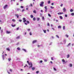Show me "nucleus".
Instances as JSON below:
<instances>
[{"label":"nucleus","instance_id":"nucleus-1","mask_svg":"<svg viewBox=\"0 0 74 74\" xmlns=\"http://www.w3.org/2000/svg\"><path fill=\"white\" fill-rule=\"evenodd\" d=\"M23 22H24V23H24L25 25H27V23H25V22H26V18H23Z\"/></svg>","mask_w":74,"mask_h":74},{"label":"nucleus","instance_id":"nucleus-2","mask_svg":"<svg viewBox=\"0 0 74 74\" xmlns=\"http://www.w3.org/2000/svg\"><path fill=\"white\" fill-rule=\"evenodd\" d=\"M29 66H30L29 67V69H30L31 67H33V64H32V63L31 62H29V63L28 64Z\"/></svg>","mask_w":74,"mask_h":74},{"label":"nucleus","instance_id":"nucleus-3","mask_svg":"<svg viewBox=\"0 0 74 74\" xmlns=\"http://www.w3.org/2000/svg\"><path fill=\"white\" fill-rule=\"evenodd\" d=\"M44 2H40V7H43L44 6Z\"/></svg>","mask_w":74,"mask_h":74},{"label":"nucleus","instance_id":"nucleus-4","mask_svg":"<svg viewBox=\"0 0 74 74\" xmlns=\"http://www.w3.org/2000/svg\"><path fill=\"white\" fill-rule=\"evenodd\" d=\"M7 7H8V5H5V6L3 7V8L4 9H5V8H7Z\"/></svg>","mask_w":74,"mask_h":74},{"label":"nucleus","instance_id":"nucleus-5","mask_svg":"<svg viewBox=\"0 0 74 74\" xmlns=\"http://www.w3.org/2000/svg\"><path fill=\"white\" fill-rule=\"evenodd\" d=\"M37 40H34L33 42H32V43L33 44H34V43H36V42H37Z\"/></svg>","mask_w":74,"mask_h":74},{"label":"nucleus","instance_id":"nucleus-6","mask_svg":"<svg viewBox=\"0 0 74 74\" xmlns=\"http://www.w3.org/2000/svg\"><path fill=\"white\" fill-rule=\"evenodd\" d=\"M63 10L64 12H66V9L64 7L63 8Z\"/></svg>","mask_w":74,"mask_h":74},{"label":"nucleus","instance_id":"nucleus-7","mask_svg":"<svg viewBox=\"0 0 74 74\" xmlns=\"http://www.w3.org/2000/svg\"><path fill=\"white\" fill-rule=\"evenodd\" d=\"M6 33L7 34H10V33H11V32L10 31H6Z\"/></svg>","mask_w":74,"mask_h":74},{"label":"nucleus","instance_id":"nucleus-8","mask_svg":"<svg viewBox=\"0 0 74 74\" xmlns=\"http://www.w3.org/2000/svg\"><path fill=\"white\" fill-rule=\"evenodd\" d=\"M62 61L63 62H64V63H66V62H65V60H64L63 59L62 60Z\"/></svg>","mask_w":74,"mask_h":74},{"label":"nucleus","instance_id":"nucleus-9","mask_svg":"<svg viewBox=\"0 0 74 74\" xmlns=\"http://www.w3.org/2000/svg\"><path fill=\"white\" fill-rule=\"evenodd\" d=\"M33 12H34V13L35 14H36L37 13V12L36 11V10H34L33 11Z\"/></svg>","mask_w":74,"mask_h":74},{"label":"nucleus","instance_id":"nucleus-10","mask_svg":"<svg viewBox=\"0 0 74 74\" xmlns=\"http://www.w3.org/2000/svg\"><path fill=\"white\" fill-rule=\"evenodd\" d=\"M32 69L33 71H34L35 70V68L34 67H33V68H32Z\"/></svg>","mask_w":74,"mask_h":74},{"label":"nucleus","instance_id":"nucleus-11","mask_svg":"<svg viewBox=\"0 0 74 74\" xmlns=\"http://www.w3.org/2000/svg\"><path fill=\"white\" fill-rule=\"evenodd\" d=\"M60 18L61 19H63V17H62V16H60Z\"/></svg>","mask_w":74,"mask_h":74},{"label":"nucleus","instance_id":"nucleus-12","mask_svg":"<svg viewBox=\"0 0 74 74\" xmlns=\"http://www.w3.org/2000/svg\"><path fill=\"white\" fill-rule=\"evenodd\" d=\"M71 45V43H70L68 44V45H67V47H69V46H70Z\"/></svg>","mask_w":74,"mask_h":74},{"label":"nucleus","instance_id":"nucleus-13","mask_svg":"<svg viewBox=\"0 0 74 74\" xmlns=\"http://www.w3.org/2000/svg\"><path fill=\"white\" fill-rule=\"evenodd\" d=\"M20 38V36H17L16 38V39H19Z\"/></svg>","mask_w":74,"mask_h":74},{"label":"nucleus","instance_id":"nucleus-14","mask_svg":"<svg viewBox=\"0 0 74 74\" xmlns=\"http://www.w3.org/2000/svg\"><path fill=\"white\" fill-rule=\"evenodd\" d=\"M6 50H7V51H10V50L9 48H7Z\"/></svg>","mask_w":74,"mask_h":74},{"label":"nucleus","instance_id":"nucleus-15","mask_svg":"<svg viewBox=\"0 0 74 74\" xmlns=\"http://www.w3.org/2000/svg\"><path fill=\"white\" fill-rule=\"evenodd\" d=\"M71 15H72V16H74V13H72L71 14Z\"/></svg>","mask_w":74,"mask_h":74},{"label":"nucleus","instance_id":"nucleus-16","mask_svg":"<svg viewBox=\"0 0 74 74\" xmlns=\"http://www.w3.org/2000/svg\"><path fill=\"white\" fill-rule=\"evenodd\" d=\"M17 50L18 51H19V50L21 49H20V48L19 47H18L17 48Z\"/></svg>","mask_w":74,"mask_h":74},{"label":"nucleus","instance_id":"nucleus-17","mask_svg":"<svg viewBox=\"0 0 74 74\" xmlns=\"http://www.w3.org/2000/svg\"><path fill=\"white\" fill-rule=\"evenodd\" d=\"M29 35H30V36H32V32H29Z\"/></svg>","mask_w":74,"mask_h":74},{"label":"nucleus","instance_id":"nucleus-18","mask_svg":"<svg viewBox=\"0 0 74 74\" xmlns=\"http://www.w3.org/2000/svg\"><path fill=\"white\" fill-rule=\"evenodd\" d=\"M48 15L49 16H50V17H51V15L49 14H48Z\"/></svg>","mask_w":74,"mask_h":74},{"label":"nucleus","instance_id":"nucleus-19","mask_svg":"<svg viewBox=\"0 0 74 74\" xmlns=\"http://www.w3.org/2000/svg\"><path fill=\"white\" fill-rule=\"evenodd\" d=\"M58 28H59L60 29H61V27H61V26L59 25L58 26Z\"/></svg>","mask_w":74,"mask_h":74},{"label":"nucleus","instance_id":"nucleus-20","mask_svg":"<svg viewBox=\"0 0 74 74\" xmlns=\"http://www.w3.org/2000/svg\"><path fill=\"white\" fill-rule=\"evenodd\" d=\"M36 18L35 17H34L33 18V21H36Z\"/></svg>","mask_w":74,"mask_h":74},{"label":"nucleus","instance_id":"nucleus-21","mask_svg":"<svg viewBox=\"0 0 74 74\" xmlns=\"http://www.w3.org/2000/svg\"><path fill=\"white\" fill-rule=\"evenodd\" d=\"M12 27H15L16 26V25L15 24L14 25H12Z\"/></svg>","mask_w":74,"mask_h":74},{"label":"nucleus","instance_id":"nucleus-22","mask_svg":"<svg viewBox=\"0 0 74 74\" xmlns=\"http://www.w3.org/2000/svg\"><path fill=\"white\" fill-rule=\"evenodd\" d=\"M31 17V18H33V15H30Z\"/></svg>","mask_w":74,"mask_h":74},{"label":"nucleus","instance_id":"nucleus-23","mask_svg":"<svg viewBox=\"0 0 74 74\" xmlns=\"http://www.w3.org/2000/svg\"><path fill=\"white\" fill-rule=\"evenodd\" d=\"M50 8H52V9H53V8H54V7L51 6Z\"/></svg>","mask_w":74,"mask_h":74},{"label":"nucleus","instance_id":"nucleus-24","mask_svg":"<svg viewBox=\"0 0 74 74\" xmlns=\"http://www.w3.org/2000/svg\"><path fill=\"white\" fill-rule=\"evenodd\" d=\"M70 12H73V10L72 9H71L70 10Z\"/></svg>","mask_w":74,"mask_h":74},{"label":"nucleus","instance_id":"nucleus-25","mask_svg":"<svg viewBox=\"0 0 74 74\" xmlns=\"http://www.w3.org/2000/svg\"><path fill=\"white\" fill-rule=\"evenodd\" d=\"M69 66L70 67H72V66H73V65H72V64H69Z\"/></svg>","mask_w":74,"mask_h":74},{"label":"nucleus","instance_id":"nucleus-26","mask_svg":"<svg viewBox=\"0 0 74 74\" xmlns=\"http://www.w3.org/2000/svg\"><path fill=\"white\" fill-rule=\"evenodd\" d=\"M69 57H70V55H69V54H68L67 55V58H69Z\"/></svg>","mask_w":74,"mask_h":74},{"label":"nucleus","instance_id":"nucleus-27","mask_svg":"<svg viewBox=\"0 0 74 74\" xmlns=\"http://www.w3.org/2000/svg\"><path fill=\"white\" fill-rule=\"evenodd\" d=\"M50 3H51V1H48V4H50Z\"/></svg>","mask_w":74,"mask_h":74},{"label":"nucleus","instance_id":"nucleus-28","mask_svg":"<svg viewBox=\"0 0 74 74\" xmlns=\"http://www.w3.org/2000/svg\"><path fill=\"white\" fill-rule=\"evenodd\" d=\"M12 21L13 22H15V19H13L12 20Z\"/></svg>","mask_w":74,"mask_h":74},{"label":"nucleus","instance_id":"nucleus-29","mask_svg":"<svg viewBox=\"0 0 74 74\" xmlns=\"http://www.w3.org/2000/svg\"><path fill=\"white\" fill-rule=\"evenodd\" d=\"M8 60H9V62H10V61H11V58H8Z\"/></svg>","mask_w":74,"mask_h":74},{"label":"nucleus","instance_id":"nucleus-30","mask_svg":"<svg viewBox=\"0 0 74 74\" xmlns=\"http://www.w3.org/2000/svg\"><path fill=\"white\" fill-rule=\"evenodd\" d=\"M27 23H28V24L30 23V22H29V21H27Z\"/></svg>","mask_w":74,"mask_h":74},{"label":"nucleus","instance_id":"nucleus-31","mask_svg":"<svg viewBox=\"0 0 74 74\" xmlns=\"http://www.w3.org/2000/svg\"><path fill=\"white\" fill-rule=\"evenodd\" d=\"M16 16H17V18H19V15H16Z\"/></svg>","mask_w":74,"mask_h":74},{"label":"nucleus","instance_id":"nucleus-32","mask_svg":"<svg viewBox=\"0 0 74 74\" xmlns=\"http://www.w3.org/2000/svg\"><path fill=\"white\" fill-rule=\"evenodd\" d=\"M37 21H39V20H40V18H37Z\"/></svg>","mask_w":74,"mask_h":74},{"label":"nucleus","instance_id":"nucleus-33","mask_svg":"<svg viewBox=\"0 0 74 74\" xmlns=\"http://www.w3.org/2000/svg\"><path fill=\"white\" fill-rule=\"evenodd\" d=\"M47 26H50V24H49V23H47Z\"/></svg>","mask_w":74,"mask_h":74},{"label":"nucleus","instance_id":"nucleus-34","mask_svg":"<svg viewBox=\"0 0 74 74\" xmlns=\"http://www.w3.org/2000/svg\"><path fill=\"white\" fill-rule=\"evenodd\" d=\"M23 51H25V52H26V49H23Z\"/></svg>","mask_w":74,"mask_h":74},{"label":"nucleus","instance_id":"nucleus-35","mask_svg":"<svg viewBox=\"0 0 74 74\" xmlns=\"http://www.w3.org/2000/svg\"><path fill=\"white\" fill-rule=\"evenodd\" d=\"M42 19L43 20H44V19H45L44 17H43V16L42 17Z\"/></svg>","mask_w":74,"mask_h":74},{"label":"nucleus","instance_id":"nucleus-36","mask_svg":"<svg viewBox=\"0 0 74 74\" xmlns=\"http://www.w3.org/2000/svg\"><path fill=\"white\" fill-rule=\"evenodd\" d=\"M43 32L45 33H46V30H44Z\"/></svg>","mask_w":74,"mask_h":74},{"label":"nucleus","instance_id":"nucleus-37","mask_svg":"<svg viewBox=\"0 0 74 74\" xmlns=\"http://www.w3.org/2000/svg\"><path fill=\"white\" fill-rule=\"evenodd\" d=\"M56 37L57 38H59V36H58V35H56Z\"/></svg>","mask_w":74,"mask_h":74},{"label":"nucleus","instance_id":"nucleus-38","mask_svg":"<svg viewBox=\"0 0 74 74\" xmlns=\"http://www.w3.org/2000/svg\"><path fill=\"white\" fill-rule=\"evenodd\" d=\"M39 73V71H37L36 72V74H38V73Z\"/></svg>","mask_w":74,"mask_h":74},{"label":"nucleus","instance_id":"nucleus-39","mask_svg":"<svg viewBox=\"0 0 74 74\" xmlns=\"http://www.w3.org/2000/svg\"><path fill=\"white\" fill-rule=\"evenodd\" d=\"M65 36H66V37H69V35H66Z\"/></svg>","mask_w":74,"mask_h":74},{"label":"nucleus","instance_id":"nucleus-40","mask_svg":"<svg viewBox=\"0 0 74 74\" xmlns=\"http://www.w3.org/2000/svg\"><path fill=\"white\" fill-rule=\"evenodd\" d=\"M63 29L64 30L65 29V26L63 27Z\"/></svg>","mask_w":74,"mask_h":74},{"label":"nucleus","instance_id":"nucleus-41","mask_svg":"<svg viewBox=\"0 0 74 74\" xmlns=\"http://www.w3.org/2000/svg\"><path fill=\"white\" fill-rule=\"evenodd\" d=\"M53 69L54 70H55V71H56V69H55V68H53Z\"/></svg>","mask_w":74,"mask_h":74},{"label":"nucleus","instance_id":"nucleus-42","mask_svg":"<svg viewBox=\"0 0 74 74\" xmlns=\"http://www.w3.org/2000/svg\"><path fill=\"white\" fill-rule=\"evenodd\" d=\"M63 5V4H61L60 5V7H62Z\"/></svg>","mask_w":74,"mask_h":74},{"label":"nucleus","instance_id":"nucleus-43","mask_svg":"<svg viewBox=\"0 0 74 74\" xmlns=\"http://www.w3.org/2000/svg\"><path fill=\"white\" fill-rule=\"evenodd\" d=\"M19 21L20 22H21L22 21V20H19Z\"/></svg>","mask_w":74,"mask_h":74},{"label":"nucleus","instance_id":"nucleus-44","mask_svg":"<svg viewBox=\"0 0 74 74\" xmlns=\"http://www.w3.org/2000/svg\"><path fill=\"white\" fill-rule=\"evenodd\" d=\"M65 17H67V14H65Z\"/></svg>","mask_w":74,"mask_h":74},{"label":"nucleus","instance_id":"nucleus-45","mask_svg":"<svg viewBox=\"0 0 74 74\" xmlns=\"http://www.w3.org/2000/svg\"><path fill=\"white\" fill-rule=\"evenodd\" d=\"M19 8H17V9H16V10L17 11H19Z\"/></svg>","mask_w":74,"mask_h":74},{"label":"nucleus","instance_id":"nucleus-46","mask_svg":"<svg viewBox=\"0 0 74 74\" xmlns=\"http://www.w3.org/2000/svg\"><path fill=\"white\" fill-rule=\"evenodd\" d=\"M23 11H25V9H23L22 10V12H23Z\"/></svg>","mask_w":74,"mask_h":74},{"label":"nucleus","instance_id":"nucleus-47","mask_svg":"<svg viewBox=\"0 0 74 74\" xmlns=\"http://www.w3.org/2000/svg\"><path fill=\"white\" fill-rule=\"evenodd\" d=\"M51 60H53V57L51 58Z\"/></svg>","mask_w":74,"mask_h":74},{"label":"nucleus","instance_id":"nucleus-48","mask_svg":"<svg viewBox=\"0 0 74 74\" xmlns=\"http://www.w3.org/2000/svg\"><path fill=\"white\" fill-rule=\"evenodd\" d=\"M30 4H31V7H33V5H32V3H31Z\"/></svg>","mask_w":74,"mask_h":74},{"label":"nucleus","instance_id":"nucleus-49","mask_svg":"<svg viewBox=\"0 0 74 74\" xmlns=\"http://www.w3.org/2000/svg\"><path fill=\"white\" fill-rule=\"evenodd\" d=\"M21 8H23V6H21Z\"/></svg>","mask_w":74,"mask_h":74},{"label":"nucleus","instance_id":"nucleus-50","mask_svg":"<svg viewBox=\"0 0 74 74\" xmlns=\"http://www.w3.org/2000/svg\"><path fill=\"white\" fill-rule=\"evenodd\" d=\"M44 61L45 62H47V60H44Z\"/></svg>","mask_w":74,"mask_h":74},{"label":"nucleus","instance_id":"nucleus-51","mask_svg":"<svg viewBox=\"0 0 74 74\" xmlns=\"http://www.w3.org/2000/svg\"><path fill=\"white\" fill-rule=\"evenodd\" d=\"M40 63H42V60H40Z\"/></svg>","mask_w":74,"mask_h":74},{"label":"nucleus","instance_id":"nucleus-52","mask_svg":"<svg viewBox=\"0 0 74 74\" xmlns=\"http://www.w3.org/2000/svg\"><path fill=\"white\" fill-rule=\"evenodd\" d=\"M63 14V13H61V12L60 13V14Z\"/></svg>","mask_w":74,"mask_h":74},{"label":"nucleus","instance_id":"nucleus-53","mask_svg":"<svg viewBox=\"0 0 74 74\" xmlns=\"http://www.w3.org/2000/svg\"><path fill=\"white\" fill-rule=\"evenodd\" d=\"M17 30H19V27H18L17 29H16Z\"/></svg>","mask_w":74,"mask_h":74},{"label":"nucleus","instance_id":"nucleus-54","mask_svg":"<svg viewBox=\"0 0 74 74\" xmlns=\"http://www.w3.org/2000/svg\"><path fill=\"white\" fill-rule=\"evenodd\" d=\"M47 6H45V9H47Z\"/></svg>","mask_w":74,"mask_h":74},{"label":"nucleus","instance_id":"nucleus-55","mask_svg":"<svg viewBox=\"0 0 74 74\" xmlns=\"http://www.w3.org/2000/svg\"><path fill=\"white\" fill-rule=\"evenodd\" d=\"M47 9H45V11H46V12H47Z\"/></svg>","mask_w":74,"mask_h":74},{"label":"nucleus","instance_id":"nucleus-56","mask_svg":"<svg viewBox=\"0 0 74 74\" xmlns=\"http://www.w3.org/2000/svg\"><path fill=\"white\" fill-rule=\"evenodd\" d=\"M10 71H11V72H12V69H11L10 70Z\"/></svg>","mask_w":74,"mask_h":74},{"label":"nucleus","instance_id":"nucleus-57","mask_svg":"<svg viewBox=\"0 0 74 74\" xmlns=\"http://www.w3.org/2000/svg\"><path fill=\"white\" fill-rule=\"evenodd\" d=\"M28 31H30V29H27Z\"/></svg>","mask_w":74,"mask_h":74},{"label":"nucleus","instance_id":"nucleus-58","mask_svg":"<svg viewBox=\"0 0 74 74\" xmlns=\"http://www.w3.org/2000/svg\"><path fill=\"white\" fill-rule=\"evenodd\" d=\"M54 3H52L51 4L52 5H53Z\"/></svg>","mask_w":74,"mask_h":74},{"label":"nucleus","instance_id":"nucleus-59","mask_svg":"<svg viewBox=\"0 0 74 74\" xmlns=\"http://www.w3.org/2000/svg\"><path fill=\"white\" fill-rule=\"evenodd\" d=\"M8 74H10V72H9L8 71Z\"/></svg>","mask_w":74,"mask_h":74},{"label":"nucleus","instance_id":"nucleus-60","mask_svg":"<svg viewBox=\"0 0 74 74\" xmlns=\"http://www.w3.org/2000/svg\"><path fill=\"white\" fill-rule=\"evenodd\" d=\"M27 63H28V64H29V62L28 61H27Z\"/></svg>","mask_w":74,"mask_h":74},{"label":"nucleus","instance_id":"nucleus-61","mask_svg":"<svg viewBox=\"0 0 74 74\" xmlns=\"http://www.w3.org/2000/svg\"><path fill=\"white\" fill-rule=\"evenodd\" d=\"M40 45H38V47H40Z\"/></svg>","mask_w":74,"mask_h":74},{"label":"nucleus","instance_id":"nucleus-62","mask_svg":"<svg viewBox=\"0 0 74 74\" xmlns=\"http://www.w3.org/2000/svg\"><path fill=\"white\" fill-rule=\"evenodd\" d=\"M18 44H19V42H18L16 44V45H18Z\"/></svg>","mask_w":74,"mask_h":74},{"label":"nucleus","instance_id":"nucleus-63","mask_svg":"<svg viewBox=\"0 0 74 74\" xmlns=\"http://www.w3.org/2000/svg\"><path fill=\"white\" fill-rule=\"evenodd\" d=\"M50 63H52V62L51 61Z\"/></svg>","mask_w":74,"mask_h":74},{"label":"nucleus","instance_id":"nucleus-64","mask_svg":"<svg viewBox=\"0 0 74 74\" xmlns=\"http://www.w3.org/2000/svg\"><path fill=\"white\" fill-rule=\"evenodd\" d=\"M56 22H58V20H56Z\"/></svg>","mask_w":74,"mask_h":74}]
</instances>
